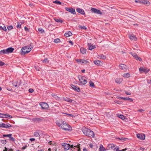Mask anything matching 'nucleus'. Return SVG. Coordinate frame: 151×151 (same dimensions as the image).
<instances>
[{"instance_id": "nucleus-25", "label": "nucleus", "mask_w": 151, "mask_h": 151, "mask_svg": "<svg viewBox=\"0 0 151 151\" xmlns=\"http://www.w3.org/2000/svg\"><path fill=\"white\" fill-rule=\"evenodd\" d=\"M88 49L90 50H92V49L95 48V45H91L89 43H88Z\"/></svg>"}, {"instance_id": "nucleus-40", "label": "nucleus", "mask_w": 151, "mask_h": 151, "mask_svg": "<svg viewBox=\"0 0 151 151\" xmlns=\"http://www.w3.org/2000/svg\"><path fill=\"white\" fill-rule=\"evenodd\" d=\"M12 134H3V136L4 137H7L9 138V137L12 136Z\"/></svg>"}, {"instance_id": "nucleus-31", "label": "nucleus", "mask_w": 151, "mask_h": 151, "mask_svg": "<svg viewBox=\"0 0 151 151\" xmlns=\"http://www.w3.org/2000/svg\"><path fill=\"white\" fill-rule=\"evenodd\" d=\"M60 122L59 121H57L56 122V124L58 125L60 127H61V125L62 124V122Z\"/></svg>"}, {"instance_id": "nucleus-55", "label": "nucleus", "mask_w": 151, "mask_h": 151, "mask_svg": "<svg viewBox=\"0 0 151 151\" xmlns=\"http://www.w3.org/2000/svg\"><path fill=\"white\" fill-rule=\"evenodd\" d=\"M114 102L115 103H116L117 104H121L122 103V102L121 101H117V100H116L115 101H114Z\"/></svg>"}, {"instance_id": "nucleus-8", "label": "nucleus", "mask_w": 151, "mask_h": 151, "mask_svg": "<svg viewBox=\"0 0 151 151\" xmlns=\"http://www.w3.org/2000/svg\"><path fill=\"white\" fill-rule=\"evenodd\" d=\"M12 125L9 124H5L4 123H1L0 124V127H3L8 128L10 127H12Z\"/></svg>"}, {"instance_id": "nucleus-20", "label": "nucleus", "mask_w": 151, "mask_h": 151, "mask_svg": "<svg viewBox=\"0 0 151 151\" xmlns=\"http://www.w3.org/2000/svg\"><path fill=\"white\" fill-rule=\"evenodd\" d=\"M72 35V33L70 31H68L64 34V35L66 37H69Z\"/></svg>"}, {"instance_id": "nucleus-47", "label": "nucleus", "mask_w": 151, "mask_h": 151, "mask_svg": "<svg viewBox=\"0 0 151 151\" xmlns=\"http://www.w3.org/2000/svg\"><path fill=\"white\" fill-rule=\"evenodd\" d=\"M7 28L9 30H10L13 28V26L12 25L7 26Z\"/></svg>"}, {"instance_id": "nucleus-16", "label": "nucleus", "mask_w": 151, "mask_h": 151, "mask_svg": "<svg viewBox=\"0 0 151 151\" xmlns=\"http://www.w3.org/2000/svg\"><path fill=\"white\" fill-rule=\"evenodd\" d=\"M12 84L14 86L17 87H19L21 83H20V81H16L15 82H14L13 81L12 83Z\"/></svg>"}, {"instance_id": "nucleus-10", "label": "nucleus", "mask_w": 151, "mask_h": 151, "mask_svg": "<svg viewBox=\"0 0 151 151\" xmlns=\"http://www.w3.org/2000/svg\"><path fill=\"white\" fill-rule=\"evenodd\" d=\"M65 9L67 11L73 14H76V12L75 9H73L71 7H66Z\"/></svg>"}, {"instance_id": "nucleus-26", "label": "nucleus", "mask_w": 151, "mask_h": 151, "mask_svg": "<svg viewBox=\"0 0 151 151\" xmlns=\"http://www.w3.org/2000/svg\"><path fill=\"white\" fill-rule=\"evenodd\" d=\"M93 63L96 65H100L101 62L99 60H96L93 61Z\"/></svg>"}, {"instance_id": "nucleus-11", "label": "nucleus", "mask_w": 151, "mask_h": 151, "mask_svg": "<svg viewBox=\"0 0 151 151\" xmlns=\"http://www.w3.org/2000/svg\"><path fill=\"white\" fill-rule=\"evenodd\" d=\"M139 71L141 73L144 72L146 73L149 72V70L145 67H141L139 68Z\"/></svg>"}, {"instance_id": "nucleus-4", "label": "nucleus", "mask_w": 151, "mask_h": 151, "mask_svg": "<svg viewBox=\"0 0 151 151\" xmlns=\"http://www.w3.org/2000/svg\"><path fill=\"white\" fill-rule=\"evenodd\" d=\"M86 78L84 76H78V79L82 85H85L87 83V81L85 79Z\"/></svg>"}, {"instance_id": "nucleus-58", "label": "nucleus", "mask_w": 151, "mask_h": 151, "mask_svg": "<svg viewBox=\"0 0 151 151\" xmlns=\"http://www.w3.org/2000/svg\"><path fill=\"white\" fill-rule=\"evenodd\" d=\"M125 93L126 94L128 95H131V93L130 92H129L128 91H125Z\"/></svg>"}, {"instance_id": "nucleus-35", "label": "nucleus", "mask_w": 151, "mask_h": 151, "mask_svg": "<svg viewBox=\"0 0 151 151\" xmlns=\"http://www.w3.org/2000/svg\"><path fill=\"white\" fill-rule=\"evenodd\" d=\"M0 30H3L5 31H7L6 28L5 26L4 27H2L1 26H0Z\"/></svg>"}, {"instance_id": "nucleus-14", "label": "nucleus", "mask_w": 151, "mask_h": 151, "mask_svg": "<svg viewBox=\"0 0 151 151\" xmlns=\"http://www.w3.org/2000/svg\"><path fill=\"white\" fill-rule=\"evenodd\" d=\"M32 122L36 123H40L43 121V119L40 118H35L32 119Z\"/></svg>"}, {"instance_id": "nucleus-60", "label": "nucleus", "mask_w": 151, "mask_h": 151, "mask_svg": "<svg viewBox=\"0 0 151 151\" xmlns=\"http://www.w3.org/2000/svg\"><path fill=\"white\" fill-rule=\"evenodd\" d=\"M29 93H32L33 92L34 90L33 89H32V88H30L29 89Z\"/></svg>"}, {"instance_id": "nucleus-15", "label": "nucleus", "mask_w": 151, "mask_h": 151, "mask_svg": "<svg viewBox=\"0 0 151 151\" xmlns=\"http://www.w3.org/2000/svg\"><path fill=\"white\" fill-rule=\"evenodd\" d=\"M6 54L12 53L14 50V49L12 47H9L6 49Z\"/></svg>"}, {"instance_id": "nucleus-46", "label": "nucleus", "mask_w": 151, "mask_h": 151, "mask_svg": "<svg viewBox=\"0 0 151 151\" xmlns=\"http://www.w3.org/2000/svg\"><path fill=\"white\" fill-rule=\"evenodd\" d=\"M1 142L3 144H5L7 143V141L6 140H1Z\"/></svg>"}, {"instance_id": "nucleus-30", "label": "nucleus", "mask_w": 151, "mask_h": 151, "mask_svg": "<svg viewBox=\"0 0 151 151\" xmlns=\"http://www.w3.org/2000/svg\"><path fill=\"white\" fill-rule=\"evenodd\" d=\"M106 150L105 148L103 147L102 145H100L99 151H105Z\"/></svg>"}, {"instance_id": "nucleus-52", "label": "nucleus", "mask_w": 151, "mask_h": 151, "mask_svg": "<svg viewBox=\"0 0 151 151\" xmlns=\"http://www.w3.org/2000/svg\"><path fill=\"white\" fill-rule=\"evenodd\" d=\"M28 5L29 6H31V7H32V6H34L35 4L33 3H29L28 4Z\"/></svg>"}, {"instance_id": "nucleus-28", "label": "nucleus", "mask_w": 151, "mask_h": 151, "mask_svg": "<svg viewBox=\"0 0 151 151\" xmlns=\"http://www.w3.org/2000/svg\"><path fill=\"white\" fill-rule=\"evenodd\" d=\"M64 99L65 101L70 103L72 102L73 101L71 99L68 98H64Z\"/></svg>"}, {"instance_id": "nucleus-36", "label": "nucleus", "mask_w": 151, "mask_h": 151, "mask_svg": "<svg viewBox=\"0 0 151 151\" xmlns=\"http://www.w3.org/2000/svg\"><path fill=\"white\" fill-rule=\"evenodd\" d=\"M5 116H4L6 117H4V118H9V119H10L12 118V116L9 115L8 114H5Z\"/></svg>"}, {"instance_id": "nucleus-54", "label": "nucleus", "mask_w": 151, "mask_h": 151, "mask_svg": "<svg viewBox=\"0 0 151 151\" xmlns=\"http://www.w3.org/2000/svg\"><path fill=\"white\" fill-rule=\"evenodd\" d=\"M4 114H5L0 113V117L4 118V117H5V116H5V115Z\"/></svg>"}, {"instance_id": "nucleus-3", "label": "nucleus", "mask_w": 151, "mask_h": 151, "mask_svg": "<svg viewBox=\"0 0 151 151\" xmlns=\"http://www.w3.org/2000/svg\"><path fill=\"white\" fill-rule=\"evenodd\" d=\"M61 128L62 129L66 131H70L72 129V128L70 125L65 122H63Z\"/></svg>"}, {"instance_id": "nucleus-38", "label": "nucleus", "mask_w": 151, "mask_h": 151, "mask_svg": "<svg viewBox=\"0 0 151 151\" xmlns=\"http://www.w3.org/2000/svg\"><path fill=\"white\" fill-rule=\"evenodd\" d=\"M89 84H90V86H91V87H94V83L92 81H90L89 82Z\"/></svg>"}, {"instance_id": "nucleus-23", "label": "nucleus", "mask_w": 151, "mask_h": 151, "mask_svg": "<svg viewBox=\"0 0 151 151\" xmlns=\"http://www.w3.org/2000/svg\"><path fill=\"white\" fill-rule=\"evenodd\" d=\"M80 51L81 53L83 54L86 53V50L83 47L80 48Z\"/></svg>"}, {"instance_id": "nucleus-32", "label": "nucleus", "mask_w": 151, "mask_h": 151, "mask_svg": "<svg viewBox=\"0 0 151 151\" xmlns=\"http://www.w3.org/2000/svg\"><path fill=\"white\" fill-rule=\"evenodd\" d=\"M123 100H128L131 102L133 101V100L132 99L129 97H124L123 98Z\"/></svg>"}, {"instance_id": "nucleus-21", "label": "nucleus", "mask_w": 151, "mask_h": 151, "mask_svg": "<svg viewBox=\"0 0 151 151\" xmlns=\"http://www.w3.org/2000/svg\"><path fill=\"white\" fill-rule=\"evenodd\" d=\"M116 139L120 140L122 142H124L127 139V138H123V137H117Z\"/></svg>"}, {"instance_id": "nucleus-6", "label": "nucleus", "mask_w": 151, "mask_h": 151, "mask_svg": "<svg viewBox=\"0 0 151 151\" xmlns=\"http://www.w3.org/2000/svg\"><path fill=\"white\" fill-rule=\"evenodd\" d=\"M136 3H139V4H144L147 5H148L150 4V2L148 1H135Z\"/></svg>"}, {"instance_id": "nucleus-17", "label": "nucleus", "mask_w": 151, "mask_h": 151, "mask_svg": "<svg viewBox=\"0 0 151 151\" xmlns=\"http://www.w3.org/2000/svg\"><path fill=\"white\" fill-rule=\"evenodd\" d=\"M77 12L82 15H85V13L83 9L78 8L76 9Z\"/></svg>"}, {"instance_id": "nucleus-63", "label": "nucleus", "mask_w": 151, "mask_h": 151, "mask_svg": "<svg viewBox=\"0 0 151 151\" xmlns=\"http://www.w3.org/2000/svg\"><path fill=\"white\" fill-rule=\"evenodd\" d=\"M116 97L118 99H123V98H124V97H121L119 96H117Z\"/></svg>"}, {"instance_id": "nucleus-1", "label": "nucleus", "mask_w": 151, "mask_h": 151, "mask_svg": "<svg viewBox=\"0 0 151 151\" xmlns=\"http://www.w3.org/2000/svg\"><path fill=\"white\" fill-rule=\"evenodd\" d=\"M82 131L83 134L87 136L93 137L94 136V133L93 131L85 127H83L82 128Z\"/></svg>"}, {"instance_id": "nucleus-42", "label": "nucleus", "mask_w": 151, "mask_h": 151, "mask_svg": "<svg viewBox=\"0 0 151 151\" xmlns=\"http://www.w3.org/2000/svg\"><path fill=\"white\" fill-rule=\"evenodd\" d=\"M78 27L80 28L81 29H87V28L85 26H81V25H79L78 26Z\"/></svg>"}, {"instance_id": "nucleus-33", "label": "nucleus", "mask_w": 151, "mask_h": 151, "mask_svg": "<svg viewBox=\"0 0 151 151\" xmlns=\"http://www.w3.org/2000/svg\"><path fill=\"white\" fill-rule=\"evenodd\" d=\"M55 21L57 22H60L62 23L63 22V21L60 19L56 18L54 19Z\"/></svg>"}, {"instance_id": "nucleus-39", "label": "nucleus", "mask_w": 151, "mask_h": 151, "mask_svg": "<svg viewBox=\"0 0 151 151\" xmlns=\"http://www.w3.org/2000/svg\"><path fill=\"white\" fill-rule=\"evenodd\" d=\"M118 117L122 119H125V116L122 115L120 114L119 115Z\"/></svg>"}, {"instance_id": "nucleus-49", "label": "nucleus", "mask_w": 151, "mask_h": 151, "mask_svg": "<svg viewBox=\"0 0 151 151\" xmlns=\"http://www.w3.org/2000/svg\"><path fill=\"white\" fill-rule=\"evenodd\" d=\"M9 140L10 141H14V139L12 136L9 137Z\"/></svg>"}, {"instance_id": "nucleus-7", "label": "nucleus", "mask_w": 151, "mask_h": 151, "mask_svg": "<svg viewBox=\"0 0 151 151\" xmlns=\"http://www.w3.org/2000/svg\"><path fill=\"white\" fill-rule=\"evenodd\" d=\"M129 53L131 54L137 60H139L140 61H142V59L140 57H139L136 54L132 52H130Z\"/></svg>"}, {"instance_id": "nucleus-41", "label": "nucleus", "mask_w": 151, "mask_h": 151, "mask_svg": "<svg viewBox=\"0 0 151 151\" xmlns=\"http://www.w3.org/2000/svg\"><path fill=\"white\" fill-rule=\"evenodd\" d=\"M54 42L55 43H58L60 42V39L59 38L55 39L54 40Z\"/></svg>"}, {"instance_id": "nucleus-51", "label": "nucleus", "mask_w": 151, "mask_h": 151, "mask_svg": "<svg viewBox=\"0 0 151 151\" xmlns=\"http://www.w3.org/2000/svg\"><path fill=\"white\" fill-rule=\"evenodd\" d=\"M80 145H78L77 146H74L75 147H76L78 148V151H81V149L80 148Z\"/></svg>"}, {"instance_id": "nucleus-53", "label": "nucleus", "mask_w": 151, "mask_h": 151, "mask_svg": "<svg viewBox=\"0 0 151 151\" xmlns=\"http://www.w3.org/2000/svg\"><path fill=\"white\" fill-rule=\"evenodd\" d=\"M87 63H88V62L85 60H82V61H81L82 64L84 63L85 64H86Z\"/></svg>"}, {"instance_id": "nucleus-9", "label": "nucleus", "mask_w": 151, "mask_h": 151, "mask_svg": "<svg viewBox=\"0 0 151 151\" xmlns=\"http://www.w3.org/2000/svg\"><path fill=\"white\" fill-rule=\"evenodd\" d=\"M62 145L64 147V150L65 151L67 150L70 148V145L69 144L65 143H62Z\"/></svg>"}, {"instance_id": "nucleus-64", "label": "nucleus", "mask_w": 151, "mask_h": 151, "mask_svg": "<svg viewBox=\"0 0 151 151\" xmlns=\"http://www.w3.org/2000/svg\"><path fill=\"white\" fill-rule=\"evenodd\" d=\"M147 82L148 83H151V79L147 80Z\"/></svg>"}, {"instance_id": "nucleus-44", "label": "nucleus", "mask_w": 151, "mask_h": 151, "mask_svg": "<svg viewBox=\"0 0 151 151\" xmlns=\"http://www.w3.org/2000/svg\"><path fill=\"white\" fill-rule=\"evenodd\" d=\"M34 135L35 137H38L40 136V134L38 132H36L34 133Z\"/></svg>"}, {"instance_id": "nucleus-59", "label": "nucleus", "mask_w": 151, "mask_h": 151, "mask_svg": "<svg viewBox=\"0 0 151 151\" xmlns=\"http://www.w3.org/2000/svg\"><path fill=\"white\" fill-rule=\"evenodd\" d=\"M66 114L68 116H70L72 117H73L74 116V115L72 114Z\"/></svg>"}, {"instance_id": "nucleus-22", "label": "nucleus", "mask_w": 151, "mask_h": 151, "mask_svg": "<svg viewBox=\"0 0 151 151\" xmlns=\"http://www.w3.org/2000/svg\"><path fill=\"white\" fill-rule=\"evenodd\" d=\"M123 79L122 78H116L115 80V82L118 83L120 84V83L122 81Z\"/></svg>"}, {"instance_id": "nucleus-62", "label": "nucleus", "mask_w": 151, "mask_h": 151, "mask_svg": "<svg viewBox=\"0 0 151 151\" xmlns=\"http://www.w3.org/2000/svg\"><path fill=\"white\" fill-rule=\"evenodd\" d=\"M76 60L77 62H79V63H80V62H81V61H82V60H81V59H76Z\"/></svg>"}, {"instance_id": "nucleus-29", "label": "nucleus", "mask_w": 151, "mask_h": 151, "mask_svg": "<svg viewBox=\"0 0 151 151\" xmlns=\"http://www.w3.org/2000/svg\"><path fill=\"white\" fill-rule=\"evenodd\" d=\"M98 57L103 59H105L106 58V57L103 55H98Z\"/></svg>"}, {"instance_id": "nucleus-37", "label": "nucleus", "mask_w": 151, "mask_h": 151, "mask_svg": "<svg viewBox=\"0 0 151 151\" xmlns=\"http://www.w3.org/2000/svg\"><path fill=\"white\" fill-rule=\"evenodd\" d=\"M108 146L109 148H111V149L115 147L114 145L113 144L109 145H108Z\"/></svg>"}, {"instance_id": "nucleus-12", "label": "nucleus", "mask_w": 151, "mask_h": 151, "mask_svg": "<svg viewBox=\"0 0 151 151\" xmlns=\"http://www.w3.org/2000/svg\"><path fill=\"white\" fill-rule=\"evenodd\" d=\"M91 10L93 12L96 13L97 14H102V13L99 10L95 8H92L91 9Z\"/></svg>"}, {"instance_id": "nucleus-61", "label": "nucleus", "mask_w": 151, "mask_h": 151, "mask_svg": "<svg viewBox=\"0 0 151 151\" xmlns=\"http://www.w3.org/2000/svg\"><path fill=\"white\" fill-rule=\"evenodd\" d=\"M4 64H5V63L2 62V61H0V65L1 66H3Z\"/></svg>"}, {"instance_id": "nucleus-18", "label": "nucleus", "mask_w": 151, "mask_h": 151, "mask_svg": "<svg viewBox=\"0 0 151 151\" xmlns=\"http://www.w3.org/2000/svg\"><path fill=\"white\" fill-rule=\"evenodd\" d=\"M119 67L120 68L123 70H127L128 68V67L127 65L123 64H120L119 65Z\"/></svg>"}, {"instance_id": "nucleus-50", "label": "nucleus", "mask_w": 151, "mask_h": 151, "mask_svg": "<svg viewBox=\"0 0 151 151\" xmlns=\"http://www.w3.org/2000/svg\"><path fill=\"white\" fill-rule=\"evenodd\" d=\"M17 22V28H21V24H20V23H19L18 22Z\"/></svg>"}, {"instance_id": "nucleus-48", "label": "nucleus", "mask_w": 151, "mask_h": 151, "mask_svg": "<svg viewBox=\"0 0 151 151\" xmlns=\"http://www.w3.org/2000/svg\"><path fill=\"white\" fill-rule=\"evenodd\" d=\"M43 62L45 63H47L48 62V60L47 58H45L42 61Z\"/></svg>"}, {"instance_id": "nucleus-19", "label": "nucleus", "mask_w": 151, "mask_h": 151, "mask_svg": "<svg viewBox=\"0 0 151 151\" xmlns=\"http://www.w3.org/2000/svg\"><path fill=\"white\" fill-rule=\"evenodd\" d=\"M71 86L73 89H74L76 91L78 92L80 91V88L76 86L73 84L71 85Z\"/></svg>"}, {"instance_id": "nucleus-45", "label": "nucleus", "mask_w": 151, "mask_h": 151, "mask_svg": "<svg viewBox=\"0 0 151 151\" xmlns=\"http://www.w3.org/2000/svg\"><path fill=\"white\" fill-rule=\"evenodd\" d=\"M53 2L54 3H55L56 4H61V2H60L59 1H53Z\"/></svg>"}, {"instance_id": "nucleus-24", "label": "nucleus", "mask_w": 151, "mask_h": 151, "mask_svg": "<svg viewBox=\"0 0 151 151\" xmlns=\"http://www.w3.org/2000/svg\"><path fill=\"white\" fill-rule=\"evenodd\" d=\"M129 37L131 40H134L135 41L137 40L136 37L133 35H130Z\"/></svg>"}, {"instance_id": "nucleus-2", "label": "nucleus", "mask_w": 151, "mask_h": 151, "mask_svg": "<svg viewBox=\"0 0 151 151\" xmlns=\"http://www.w3.org/2000/svg\"><path fill=\"white\" fill-rule=\"evenodd\" d=\"M33 48V46L31 44L29 46L28 45L26 46L23 47L21 49V55H24L28 53L31 51Z\"/></svg>"}, {"instance_id": "nucleus-43", "label": "nucleus", "mask_w": 151, "mask_h": 151, "mask_svg": "<svg viewBox=\"0 0 151 151\" xmlns=\"http://www.w3.org/2000/svg\"><path fill=\"white\" fill-rule=\"evenodd\" d=\"M38 31L40 33H42L44 32V30L43 29L40 28L38 29Z\"/></svg>"}, {"instance_id": "nucleus-56", "label": "nucleus", "mask_w": 151, "mask_h": 151, "mask_svg": "<svg viewBox=\"0 0 151 151\" xmlns=\"http://www.w3.org/2000/svg\"><path fill=\"white\" fill-rule=\"evenodd\" d=\"M119 147H117L114 149V150L115 151H120L121 150H119Z\"/></svg>"}, {"instance_id": "nucleus-5", "label": "nucleus", "mask_w": 151, "mask_h": 151, "mask_svg": "<svg viewBox=\"0 0 151 151\" xmlns=\"http://www.w3.org/2000/svg\"><path fill=\"white\" fill-rule=\"evenodd\" d=\"M40 105L42 109H47L49 108V106L45 102H42L40 103Z\"/></svg>"}, {"instance_id": "nucleus-34", "label": "nucleus", "mask_w": 151, "mask_h": 151, "mask_svg": "<svg viewBox=\"0 0 151 151\" xmlns=\"http://www.w3.org/2000/svg\"><path fill=\"white\" fill-rule=\"evenodd\" d=\"M130 76V74L129 73H126L123 74V77L125 78H128Z\"/></svg>"}, {"instance_id": "nucleus-57", "label": "nucleus", "mask_w": 151, "mask_h": 151, "mask_svg": "<svg viewBox=\"0 0 151 151\" xmlns=\"http://www.w3.org/2000/svg\"><path fill=\"white\" fill-rule=\"evenodd\" d=\"M75 146H73V145H70V149L71 150H74L75 149V148H74V147H74Z\"/></svg>"}, {"instance_id": "nucleus-27", "label": "nucleus", "mask_w": 151, "mask_h": 151, "mask_svg": "<svg viewBox=\"0 0 151 151\" xmlns=\"http://www.w3.org/2000/svg\"><path fill=\"white\" fill-rule=\"evenodd\" d=\"M4 54H6V49H4L0 51V55H3Z\"/></svg>"}, {"instance_id": "nucleus-13", "label": "nucleus", "mask_w": 151, "mask_h": 151, "mask_svg": "<svg viewBox=\"0 0 151 151\" xmlns=\"http://www.w3.org/2000/svg\"><path fill=\"white\" fill-rule=\"evenodd\" d=\"M137 137L139 139L143 140L145 139V135L143 134H137Z\"/></svg>"}]
</instances>
